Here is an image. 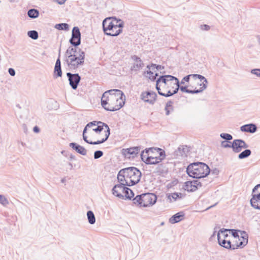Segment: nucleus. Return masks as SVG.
<instances>
[{
	"mask_svg": "<svg viewBox=\"0 0 260 260\" xmlns=\"http://www.w3.org/2000/svg\"><path fill=\"white\" fill-rule=\"evenodd\" d=\"M125 100V95L121 90L110 89L103 93L101 105L107 111H115L123 106Z\"/></svg>",
	"mask_w": 260,
	"mask_h": 260,
	"instance_id": "1",
	"label": "nucleus"
},
{
	"mask_svg": "<svg viewBox=\"0 0 260 260\" xmlns=\"http://www.w3.org/2000/svg\"><path fill=\"white\" fill-rule=\"evenodd\" d=\"M85 52L80 49L78 51L76 48L69 47L64 54V61L70 70L77 69L83 65Z\"/></svg>",
	"mask_w": 260,
	"mask_h": 260,
	"instance_id": "2",
	"label": "nucleus"
},
{
	"mask_svg": "<svg viewBox=\"0 0 260 260\" xmlns=\"http://www.w3.org/2000/svg\"><path fill=\"white\" fill-rule=\"evenodd\" d=\"M141 175L138 169L131 167L120 170L117 175V179L118 181L125 182L127 186H131L140 181Z\"/></svg>",
	"mask_w": 260,
	"mask_h": 260,
	"instance_id": "3",
	"label": "nucleus"
},
{
	"mask_svg": "<svg viewBox=\"0 0 260 260\" xmlns=\"http://www.w3.org/2000/svg\"><path fill=\"white\" fill-rule=\"evenodd\" d=\"M102 25L106 35L116 37L122 32L124 22L115 17H107L103 20Z\"/></svg>",
	"mask_w": 260,
	"mask_h": 260,
	"instance_id": "4",
	"label": "nucleus"
},
{
	"mask_svg": "<svg viewBox=\"0 0 260 260\" xmlns=\"http://www.w3.org/2000/svg\"><path fill=\"white\" fill-rule=\"evenodd\" d=\"M186 173L191 177L199 179L207 176L210 173V169L205 163L196 162L187 166Z\"/></svg>",
	"mask_w": 260,
	"mask_h": 260,
	"instance_id": "5",
	"label": "nucleus"
},
{
	"mask_svg": "<svg viewBox=\"0 0 260 260\" xmlns=\"http://www.w3.org/2000/svg\"><path fill=\"white\" fill-rule=\"evenodd\" d=\"M243 241H240L239 245L232 244L230 239H223L220 235V233H218L217 240L219 244L226 249L235 250L238 248H242L248 242V235L244 231H242L241 233Z\"/></svg>",
	"mask_w": 260,
	"mask_h": 260,
	"instance_id": "6",
	"label": "nucleus"
},
{
	"mask_svg": "<svg viewBox=\"0 0 260 260\" xmlns=\"http://www.w3.org/2000/svg\"><path fill=\"white\" fill-rule=\"evenodd\" d=\"M178 78L172 75H164L159 77L156 80V88L162 86V90L166 89H174L175 86L176 81Z\"/></svg>",
	"mask_w": 260,
	"mask_h": 260,
	"instance_id": "7",
	"label": "nucleus"
},
{
	"mask_svg": "<svg viewBox=\"0 0 260 260\" xmlns=\"http://www.w3.org/2000/svg\"><path fill=\"white\" fill-rule=\"evenodd\" d=\"M120 183L115 185L112 188V191L114 196L123 199L124 195L126 198L129 197L128 191L130 192V195L133 196V191L127 187L125 182L118 181Z\"/></svg>",
	"mask_w": 260,
	"mask_h": 260,
	"instance_id": "8",
	"label": "nucleus"
},
{
	"mask_svg": "<svg viewBox=\"0 0 260 260\" xmlns=\"http://www.w3.org/2000/svg\"><path fill=\"white\" fill-rule=\"evenodd\" d=\"M96 121H93V122H90L88 123L86 125V126L85 127V128H84L83 131V139L84 141L85 142H86L88 144H92V145H98V144H100L105 142L108 139L110 134V128H109L108 125H105V127L107 129V131H106V134H105V138L102 139L101 140H99V141H97L95 142L89 141L87 140V137L85 135V134H86V133L87 131V129L88 128H90V127H92L93 126H96Z\"/></svg>",
	"mask_w": 260,
	"mask_h": 260,
	"instance_id": "9",
	"label": "nucleus"
},
{
	"mask_svg": "<svg viewBox=\"0 0 260 260\" xmlns=\"http://www.w3.org/2000/svg\"><path fill=\"white\" fill-rule=\"evenodd\" d=\"M157 200V197L153 193L142 194L140 207H146L154 205Z\"/></svg>",
	"mask_w": 260,
	"mask_h": 260,
	"instance_id": "10",
	"label": "nucleus"
},
{
	"mask_svg": "<svg viewBox=\"0 0 260 260\" xmlns=\"http://www.w3.org/2000/svg\"><path fill=\"white\" fill-rule=\"evenodd\" d=\"M70 43L74 46V48H76L81 43V33L79 28L77 26L74 27L72 29Z\"/></svg>",
	"mask_w": 260,
	"mask_h": 260,
	"instance_id": "11",
	"label": "nucleus"
},
{
	"mask_svg": "<svg viewBox=\"0 0 260 260\" xmlns=\"http://www.w3.org/2000/svg\"><path fill=\"white\" fill-rule=\"evenodd\" d=\"M141 99L145 102L153 105L156 100L157 94L153 91L143 92L141 94Z\"/></svg>",
	"mask_w": 260,
	"mask_h": 260,
	"instance_id": "12",
	"label": "nucleus"
},
{
	"mask_svg": "<svg viewBox=\"0 0 260 260\" xmlns=\"http://www.w3.org/2000/svg\"><path fill=\"white\" fill-rule=\"evenodd\" d=\"M67 76L70 86L73 89H76L81 80L80 76L78 74H72L71 73H67Z\"/></svg>",
	"mask_w": 260,
	"mask_h": 260,
	"instance_id": "13",
	"label": "nucleus"
},
{
	"mask_svg": "<svg viewBox=\"0 0 260 260\" xmlns=\"http://www.w3.org/2000/svg\"><path fill=\"white\" fill-rule=\"evenodd\" d=\"M132 59L134 62L131 67V70L133 72H137L144 67V63L141 59L136 55L132 56Z\"/></svg>",
	"mask_w": 260,
	"mask_h": 260,
	"instance_id": "14",
	"label": "nucleus"
},
{
	"mask_svg": "<svg viewBox=\"0 0 260 260\" xmlns=\"http://www.w3.org/2000/svg\"><path fill=\"white\" fill-rule=\"evenodd\" d=\"M202 186V183L198 180L187 181L185 183L184 189L188 191H194L199 187Z\"/></svg>",
	"mask_w": 260,
	"mask_h": 260,
	"instance_id": "15",
	"label": "nucleus"
},
{
	"mask_svg": "<svg viewBox=\"0 0 260 260\" xmlns=\"http://www.w3.org/2000/svg\"><path fill=\"white\" fill-rule=\"evenodd\" d=\"M189 151V148L186 145H181L178 147L174 152V157L177 158L179 156L186 157Z\"/></svg>",
	"mask_w": 260,
	"mask_h": 260,
	"instance_id": "16",
	"label": "nucleus"
},
{
	"mask_svg": "<svg viewBox=\"0 0 260 260\" xmlns=\"http://www.w3.org/2000/svg\"><path fill=\"white\" fill-rule=\"evenodd\" d=\"M250 204L254 209L260 210V194H252Z\"/></svg>",
	"mask_w": 260,
	"mask_h": 260,
	"instance_id": "17",
	"label": "nucleus"
},
{
	"mask_svg": "<svg viewBox=\"0 0 260 260\" xmlns=\"http://www.w3.org/2000/svg\"><path fill=\"white\" fill-rule=\"evenodd\" d=\"M240 130L243 132L254 133L257 130V126L253 123L247 124L241 126Z\"/></svg>",
	"mask_w": 260,
	"mask_h": 260,
	"instance_id": "18",
	"label": "nucleus"
},
{
	"mask_svg": "<svg viewBox=\"0 0 260 260\" xmlns=\"http://www.w3.org/2000/svg\"><path fill=\"white\" fill-rule=\"evenodd\" d=\"M207 88V86L206 84H203V87H201L200 89H194V90H190L187 89L186 86H179V89L182 92H186L188 93H191V94H194V93H199L201 92H202L203 90H204Z\"/></svg>",
	"mask_w": 260,
	"mask_h": 260,
	"instance_id": "19",
	"label": "nucleus"
},
{
	"mask_svg": "<svg viewBox=\"0 0 260 260\" xmlns=\"http://www.w3.org/2000/svg\"><path fill=\"white\" fill-rule=\"evenodd\" d=\"M70 146L74 149L76 152L79 153V154L86 155L87 154V150L86 149L82 146L76 143H71L69 144Z\"/></svg>",
	"mask_w": 260,
	"mask_h": 260,
	"instance_id": "20",
	"label": "nucleus"
},
{
	"mask_svg": "<svg viewBox=\"0 0 260 260\" xmlns=\"http://www.w3.org/2000/svg\"><path fill=\"white\" fill-rule=\"evenodd\" d=\"M153 148H149L148 149H146L145 150H143L141 154V157L142 160L147 164L148 161V159L147 158V156H150L151 153H153Z\"/></svg>",
	"mask_w": 260,
	"mask_h": 260,
	"instance_id": "21",
	"label": "nucleus"
},
{
	"mask_svg": "<svg viewBox=\"0 0 260 260\" xmlns=\"http://www.w3.org/2000/svg\"><path fill=\"white\" fill-rule=\"evenodd\" d=\"M184 216V214L183 212H178L172 216L169 219V222L172 224L177 223L182 220V218Z\"/></svg>",
	"mask_w": 260,
	"mask_h": 260,
	"instance_id": "22",
	"label": "nucleus"
},
{
	"mask_svg": "<svg viewBox=\"0 0 260 260\" xmlns=\"http://www.w3.org/2000/svg\"><path fill=\"white\" fill-rule=\"evenodd\" d=\"M238 139L234 140L231 144L233 151L235 153H239L243 149L241 144L239 142H238Z\"/></svg>",
	"mask_w": 260,
	"mask_h": 260,
	"instance_id": "23",
	"label": "nucleus"
},
{
	"mask_svg": "<svg viewBox=\"0 0 260 260\" xmlns=\"http://www.w3.org/2000/svg\"><path fill=\"white\" fill-rule=\"evenodd\" d=\"M147 158L148 159L147 164L154 165L161 162V159L156 156H154L153 153H151L150 156H147Z\"/></svg>",
	"mask_w": 260,
	"mask_h": 260,
	"instance_id": "24",
	"label": "nucleus"
},
{
	"mask_svg": "<svg viewBox=\"0 0 260 260\" xmlns=\"http://www.w3.org/2000/svg\"><path fill=\"white\" fill-rule=\"evenodd\" d=\"M96 124H98V126L96 127H95L96 126H93L92 128V131L96 133L101 132L104 129V127H105V125H107V124L101 121L98 122L97 124L96 123Z\"/></svg>",
	"mask_w": 260,
	"mask_h": 260,
	"instance_id": "25",
	"label": "nucleus"
},
{
	"mask_svg": "<svg viewBox=\"0 0 260 260\" xmlns=\"http://www.w3.org/2000/svg\"><path fill=\"white\" fill-rule=\"evenodd\" d=\"M157 90L159 95L165 97H169L174 94L173 91H171V89H166L165 90H163L164 92H161L160 88H157Z\"/></svg>",
	"mask_w": 260,
	"mask_h": 260,
	"instance_id": "26",
	"label": "nucleus"
},
{
	"mask_svg": "<svg viewBox=\"0 0 260 260\" xmlns=\"http://www.w3.org/2000/svg\"><path fill=\"white\" fill-rule=\"evenodd\" d=\"M251 154V150L250 149H246L245 150L239 154L238 158L240 159L246 158L249 156Z\"/></svg>",
	"mask_w": 260,
	"mask_h": 260,
	"instance_id": "27",
	"label": "nucleus"
},
{
	"mask_svg": "<svg viewBox=\"0 0 260 260\" xmlns=\"http://www.w3.org/2000/svg\"><path fill=\"white\" fill-rule=\"evenodd\" d=\"M87 216L89 223L93 224L95 222V217L92 211H88L87 212Z\"/></svg>",
	"mask_w": 260,
	"mask_h": 260,
	"instance_id": "28",
	"label": "nucleus"
},
{
	"mask_svg": "<svg viewBox=\"0 0 260 260\" xmlns=\"http://www.w3.org/2000/svg\"><path fill=\"white\" fill-rule=\"evenodd\" d=\"M39 11L35 9H30L27 12V15L31 18H36L39 16Z\"/></svg>",
	"mask_w": 260,
	"mask_h": 260,
	"instance_id": "29",
	"label": "nucleus"
},
{
	"mask_svg": "<svg viewBox=\"0 0 260 260\" xmlns=\"http://www.w3.org/2000/svg\"><path fill=\"white\" fill-rule=\"evenodd\" d=\"M153 148L154 149L153 153L154 152V151H156V152L158 153L159 155L157 157H159V159H161V161L165 158L166 156L165 151L159 148Z\"/></svg>",
	"mask_w": 260,
	"mask_h": 260,
	"instance_id": "30",
	"label": "nucleus"
},
{
	"mask_svg": "<svg viewBox=\"0 0 260 260\" xmlns=\"http://www.w3.org/2000/svg\"><path fill=\"white\" fill-rule=\"evenodd\" d=\"M192 77L194 79H199L201 80V81L204 80V82L202 84H200V85L201 87H203V84H206V85L207 86V83H208L207 80L204 76H203L201 75H198V74H192Z\"/></svg>",
	"mask_w": 260,
	"mask_h": 260,
	"instance_id": "31",
	"label": "nucleus"
},
{
	"mask_svg": "<svg viewBox=\"0 0 260 260\" xmlns=\"http://www.w3.org/2000/svg\"><path fill=\"white\" fill-rule=\"evenodd\" d=\"M55 28L58 30H68L69 29V25L65 23L57 24L55 25Z\"/></svg>",
	"mask_w": 260,
	"mask_h": 260,
	"instance_id": "32",
	"label": "nucleus"
},
{
	"mask_svg": "<svg viewBox=\"0 0 260 260\" xmlns=\"http://www.w3.org/2000/svg\"><path fill=\"white\" fill-rule=\"evenodd\" d=\"M28 36L33 40H37L38 37V32L36 30H29L27 32Z\"/></svg>",
	"mask_w": 260,
	"mask_h": 260,
	"instance_id": "33",
	"label": "nucleus"
},
{
	"mask_svg": "<svg viewBox=\"0 0 260 260\" xmlns=\"http://www.w3.org/2000/svg\"><path fill=\"white\" fill-rule=\"evenodd\" d=\"M140 151V147H132L127 149V152L130 154H137Z\"/></svg>",
	"mask_w": 260,
	"mask_h": 260,
	"instance_id": "34",
	"label": "nucleus"
},
{
	"mask_svg": "<svg viewBox=\"0 0 260 260\" xmlns=\"http://www.w3.org/2000/svg\"><path fill=\"white\" fill-rule=\"evenodd\" d=\"M229 232L231 233L235 239L238 238V241H240V238L239 236L238 232H240L241 234L242 233V231L235 229H231L229 230Z\"/></svg>",
	"mask_w": 260,
	"mask_h": 260,
	"instance_id": "35",
	"label": "nucleus"
},
{
	"mask_svg": "<svg viewBox=\"0 0 260 260\" xmlns=\"http://www.w3.org/2000/svg\"><path fill=\"white\" fill-rule=\"evenodd\" d=\"M173 102L171 101L168 102L166 104V106L165 107V110L166 112V115H169L170 114V110H173L172 106Z\"/></svg>",
	"mask_w": 260,
	"mask_h": 260,
	"instance_id": "36",
	"label": "nucleus"
},
{
	"mask_svg": "<svg viewBox=\"0 0 260 260\" xmlns=\"http://www.w3.org/2000/svg\"><path fill=\"white\" fill-rule=\"evenodd\" d=\"M62 75V71L61 67H55L54 71V76L57 78L61 77Z\"/></svg>",
	"mask_w": 260,
	"mask_h": 260,
	"instance_id": "37",
	"label": "nucleus"
},
{
	"mask_svg": "<svg viewBox=\"0 0 260 260\" xmlns=\"http://www.w3.org/2000/svg\"><path fill=\"white\" fill-rule=\"evenodd\" d=\"M229 231V229H222L220 230L218 233H220V236L223 237V239H228L229 235L227 232Z\"/></svg>",
	"mask_w": 260,
	"mask_h": 260,
	"instance_id": "38",
	"label": "nucleus"
},
{
	"mask_svg": "<svg viewBox=\"0 0 260 260\" xmlns=\"http://www.w3.org/2000/svg\"><path fill=\"white\" fill-rule=\"evenodd\" d=\"M220 137L225 140V141H230L232 140L233 137L231 134H227V133H221L220 135Z\"/></svg>",
	"mask_w": 260,
	"mask_h": 260,
	"instance_id": "39",
	"label": "nucleus"
},
{
	"mask_svg": "<svg viewBox=\"0 0 260 260\" xmlns=\"http://www.w3.org/2000/svg\"><path fill=\"white\" fill-rule=\"evenodd\" d=\"M0 204L4 206H6L9 204L7 199L2 194H0Z\"/></svg>",
	"mask_w": 260,
	"mask_h": 260,
	"instance_id": "40",
	"label": "nucleus"
},
{
	"mask_svg": "<svg viewBox=\"0 0 260 260\" xmlns=\"http://www.w3.org/2000/svg\"><path fill=\"white\" fill-rule=\"evenodd\" d=\"M142 194L137 196L133 199V203L135 205H137L140 206V203H141Z\"/></svg>",
	"mask_w": 260,
	"mask_h": 260,
	"instance_id": "41",
	"label": "nucleus"
},
{
	"mask_svg": "<svg viewBox=\"0 0 260 260\" xmlns=\"http://www.w3.org/2000/svg\"><path fill=\"white\" fill-rule=\"evenodd\" d=\"M103 155V151L101 150L95 151L94 153V158L98 159Z\"/></svg>",
	"mask_w": 260,
	"mask_h": 260,
	"instance_id": "42",
	"label": "nucleus"
},
{
	"mask_svg": "<svg viewBox=\"0 0 260 260\" xmlns=\"http://www.w3.org/2000/svg\"><path fill=\"white\" fill-rule=\"evenodd\" d=\"M228 143H231L229 141H222L221 142V146L223 148H232L231 145L229 144Z\"/></svg>",
	"mask_w": 260,
	"mask_h": 260,
	"instance_id": "43",
	"label": "nucleus"
},
{
	"mask_svg": "<svg viewBox=\"0 0 260 260\" xmlns=\"http://www.w3.org/2000/svg\"><path fill=\"white\" fill-rule=\"evenodd\" d=\"M176 194V192L173 193H169L167 194L168 199L171 202L172 199H173L174 201H176L177 200V197L176 196H174Z\"/></svg>",
	"mask_w": 260,
	"mask_h": 260,
	"instance_id": "44",
	"label": "nucleus"
},
{
	"mask_svg": "<svg viewBox=\"0 0 260 260\" xmlns=\"http://www.w3.org/2000/svg\"><path fill=\"white\" fill-rule=\"evenodd\" d=\"M238 142L240 143L243 149H246L248 147V145L243 140L238 139Z\"/></svg>",
	"mask_w": 260,
	"mask_h": 260,
	"instance_id": "45",
	"label": "nucleus"
},
{
	"mask_svg": "<svg viewBox=\"0 0 260 260\" xmlns=\"http://www.w3.org/2000/svg\"><path fill=\"white\" fill-rule=\"evenodd\" d=\"M251 73L260 77V69H252L251 70Z\"/></svg>",
	"mask_w": 260,
	"mask_h": 260,
	"instance_id": "46",
	"label": "nucleus"
},
{
	"mask_svg": "<svg viewBox=\"0 0 260 260\" xmlns=\"http://www.w3.org/2000/svg\"><path fill=\"white\" fill-rule=\"evenodd\" d=\"M60 48H59V49L58 50V57L56 60L55 67H61V62H60Z\"/></svg>",
	"mask_w": 260,
	"mask_h": 260,
	"instance_id": "47",
	"label": "nucleus"
},
{
	"mask_svg": "<svg viewBox=\"0 0 260 260\" xmlns=\"http://www.w3.org/2000/svg\"><path fill=\"white\" fill-rule=\"evenodd\" d=\"M176 84H175V86L174 87L175 89L174 90H173V93L174 94L177 93L179 89V82L178 79L177 81H176Z\"/></svg>",
	"mask_w": 260,
	"mask_h": 260,
	"instance_id": "48",
	"label": "nucleus"
},
{
	"mask_svg": "<svg viewBox=\"0 0 260 260\" xmlns=\"http://www.w3.org/2000/svg\"><path fill=\"white\" fill-rule=\"evenodd\" d=\"M192 77V74L188 75L184 77L181 81V84H184L185 82H189L190 77Z\"/></svg>",
	"mask_w": 260,
	"mask_h": 260,
	"instance_id": "49",
	"label": "nucleus"
},
{
	"mask_svg": "<svg viewBox=\"0 0 260 260\" xmlns=\"http://www.w3.org/2000/svg\"><path fill=\"white\" fill-rule=\"evenodd\" d=\"M151 67L152 68V69H153L154 68H156L157 70H160L161 69H164V67L160 65L156 66V64H152L151 65Z\"/></svg>",
	"mask_w": 260,
	"mask_h": 260,
	"instance_id": "50",
	"label": "nucleus"
},
{
	"mask_svg": "<svg viewBox=\"0 0 260 260\" xmlns=\"http://www.w3.org/2000/svg\"><path fill=\"white\" fill-rule=\"evenodd\" d=\"M201 28L204 30H208L210 29V26L207 24H203L201 26Z\"/></svg>",
	"mask_w": 260,
	"mask_h": 260,
	"instance_id": "51",
	"label": "nucleus"
},
{
	"mask_svg": "<svg viewBox=\"0 0 260 260\" xmlns=\"http://www.w3.org/2000/svg\"><path fill=\"white\" fill-rule=\"evenodd\" d=\"M240 238V241H238V238L235 239V240L234 241H233V243H232V244L239 245V242L240 241H243V238H242V235L241 236V237Z\"/></svg>",
	"mask_w": 260,
	"mask_h": 260,
	"instance_id": "52",
	"label": "nucleus"
},
{
	"mask_svg": "<svg viewBox=\"0 0 260 260\" xmlns=\"http://www.w3.org/2000/svg\"><path fill=\"white\" fill-rule=\"evenodd\" d=\"M9 74L12 76H14L15 75V71L13 68H9L8 70Z\"/></svg>",
	"mask_w": 260,
	"mask_h": 260,
	"instance_id": "53",
	"label": "nucleus"
},
{
	"mask_svg": "<svg viewBox=\"0 0 260 260\" xmlns=\"http://www.w3.org/2000/svg\"><path fill=\"white\" fill-rule=\"evenodd\" d=\"M174 196H176V197H177V199H182L184 197V194L180 192H176V194H175Z\"/></svg>",
	"mask_w": 260,
	"mask_h": 260,
	"instance_id": "54",
	"label": "nucleus"
},
{
	"mask_svg": "<svg viewBox=\"0 0 260 260\" xmlns=\"http://www.w3.org/2000/svg\"><path fill=\"white\" fill-rule=\"evenodd\" d=\"M211 174H214L215 175H217L219 173V170L217 169H215L211 171Z\"/></svg>",
	"mask_w": 260,
	"mask_h": 260,
	"instance_id": "55",
	"label": "nucleus"
},
{
	"mask_svg": "<svg viewBox=\"0 0 260 260\" xmlns=\"http://www.w3.org/2000/svg\"><path fill=\"white\" fill-rule=\"evenodd\" d=\"M66 0H55V2H57L59 5H62L64 4Z\"/></svg>",
	"mask_w": 260,
	"mask_h": 260,
	"instance_id": "56",
	"label": "nucleus"
},
{
	"mask_svg": "<svg viewBox=\"0 0 260 260\" xmlns=\"http://www.w3.org/2000/svg\"><path fill=\"white\" fill-rule=\"evenodd\" d=\"M33 131L35 133H39L40 132V128L39 127H38L37 126H35L34 128H33Z\"/></svg>",
	"mask_w": 260,
	"mask_h": 260,
	"instance_id": "57",
	"label": "nucleus"
},
{
	"mask_svg": "<svg viewBox=\"0 0 260 260\" xmlns=\"http://www.w3.org/2000/svg\"><path fill=\"white\" fill-rule=\"evenodd\" d=\"M128 194L129 195L130 197H128V198H126L127 199H131V198H133L134 196V193L133 192V196H131L130 195V192L129 191H128Z\"/></svg>",
	"mask_w": 260,
	"mask_h": 260,
	"instance_id": "58",
	"label": "nucleus"
},
{
	"mask_svg": "<svg viewBox=\"0 0 260 260\" xmlns=\"http://www.w3.org/2000/svg\"><path fill=\"white\" fill-rule=\"evenodd\" d=\"M66 178L64 177V178H62V179H61V183H64V182H66Z\"/></svg>",
	"mask_w": 260,
	"mask_h": 260,
	"instance_id": "59",
	"label": "nucleus"
},
{
	"mask_svg": "<svg viewBox=\"0 0 260 260\" xmlns=\"http://www.w3.org/2000/svg\"><path fill=\"white\" fill-rule=\"evenodd\" d=\"M257 41L258 42V44L260 45V36H257Z\"/></svg>",
	"mask_w": 260,
	"mask_h": 260,
	"instance_id": "60",
	"label": "nucleus"
},
{
	"mask_svg": "<svg viewBox=\"0 0 260 260\" xmlns=\"http://www.w3.org/2000/svg\"><path fill=\"white\" fill-rule=\"evenodd\" d=\"M147 74H150V75H153V72H151V71H147Z\"/></svg>",
	"mask_w": 260,
	"mask_h": 260,
	"instance_id": "61",
	"label": "nucleus"
},
{
	"mask_svg": "<svg viewBox=\"0 0 260 260\" xmlns=\"http://www.w3.org/2000/svg\"><path fill=\"white\" fill-rule=\"evenodd\" d=\"M69 167H71V169H72V168L73 167L72 164L71 162H69Z\"/></svg>",
	"mask_w": 260,
	"mask_h": 260,
	"instance_id": "62",
	"label": "nucleus"
},
{
	"mask_svg": "<svg viewBox=\"0 0 260 260\" xmlns=\"http://www.w3.org/2000/svg\"><path fill=\"white\" fill-rule=\"evenodd\" d=\"M212 207H213V206H210V207H208V208L207 209V210H208V209H210V208H212Z\"/></svg>",
	"mask_w": 260,
	"mask_h": 260,
	"instance_id": "63",
	"label": "nucleus"
}]
</instances>
